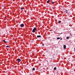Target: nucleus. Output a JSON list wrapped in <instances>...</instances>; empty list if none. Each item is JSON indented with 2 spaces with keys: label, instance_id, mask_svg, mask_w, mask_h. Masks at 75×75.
Instances as JSON below:
<instances>
[{
  "label": "nucleus",
  "instance_id": "f257e3e1",
  "mask_svg": "<svg viewBox=\"0 0 75 75\" xmlns=\"http://www.w3.org/2000/svg\"><path fill=\"white\" fill-rule=\"evenodd\" d=\"M37 28L35 27L33 29V30H32L33 33H35V30H37Z\"/></svg>",
  "mask_w": 75,
  "mask_h": 75
},
{
  "label": "nucleus",
  "instance_id": "f03ea898",
  "mask_svg": "<svg viewBox=\"0 0 75 75\" xmlns=\"http://www.w3.org/2000/svg\"><path fill=\"white\" fill-rule=\"evenodd\" d=\"M20 26L21 27H24V24L23 23H22L20 25Z\"/></svg>",
  "mask_w": 75,
  "mask_h": 75
},
{
  "label": "nucleus",
  "instance_id": "7ed1b4c3",
  "mask_svg": "<svg viewBox=\"0 0 75 75\" xmlns=\"http://www.w3.org/2000/svg\"><path fill=\"white\" fill-rule=\"evenodd\" d=\"M17 60H18V63H19V62H20L21 60V59L18 58L17 59Z\"/></svg>",
  "mask_w": 75,
  "mask_h": 75
},
{
  "label": "nucleus",
  "instance_id": "20e7f679",
  "mask_svg": "<svg viewBox=\"0 0 75 75\" xmlns=\"http://www.w3.org/2000/svg\"><path fill=\"white\" fill-rule=\"evenodd\" d=\"M41 36L40 35H38L37 36V37L38 38H41Z\"/></svg>",
  "mask_w": 75,
  "mask_h": 75
},
{
  "label": "nucleus",
  "instance_id": "39448f33",
  "mask_svg": "<svg viewBox=\"0 0 75 75\" xmlns=\"http://www.w3.org/2000/svg\"><path fill=\"white\" fill-rule=\"evenodd\" d=\"M64 49H66V45H64L63 46Z\"/></svg>",
  "mask_w": 75,
  "mask_h": 75
},
{
  "label": "nucleus",
  "instance_id": "423d86ee",
  "mask_svg": "<svg viewBox=\"0 0 75 75\" xmlns=\"http://www.w3.org/2000/svg\"><path fill=\"white\" fill-rule=\"evenodd\" d=\"M68 11L67 10H66V11H65V12L66 13H67H67H68Z\"/></svg>",
  "mask_w": 75,
  "mask_h": 75
},
{
  "label": "nucleus",
  "instance_id": "0eeeda50",
  "mask_svg": "<svg viewBox=\"0 0 75 75\" xmlns=\"http://www.w3.org/2000/svg\"><path fill=\"white\" fill-rule=\"evenodd\" d=\"M3 42H5V43H6V42H7V41L6 42L4 40H3Z\"/></svg>",
  "mask_w": 75,
  "mask_h": 75
},
{
  "label": "nucleus",
  "instance_id": "6e6552de",
  "mask_svg": "<svg viewBox=\"0 0 75 75\" xmlns=\"http://www.w3.org/2000/svg\"><path fill=\"white\" fill-rule=\"evenodd\" d=\"M69 38V37L68 36L67 37L66 39H67V40H68Z\"/></svg>",
  "mask_w": 75,
  "mask_h": 75
},
{
  "label": "nucleus",
  "instance_id": "1a4fd4ad",
  "mask_svg": "<svg viewBox=\"0 0 75 75\" xmlns=\"http://www.w3.org/2000/svg\"><path fill=\"white\" fill-rule=\"evenodd\" d=\"M47 3H50V0H48L47 1Z\"/></svg>",
  "mask_w": 75,
  "mask_h": 75
},
{
  "label": "nucleus",
  "instance_id": "9d476101",
  "mask_svg": "<svg viewBox=\"0 0 75 75\" xmlns=\"http://www.w3.org/2000/svg\"><path fill=\"white\" fill-rule=\"evenodd\" d=\"M61 38H59V37H57V40H59V39H60Z\"/></svg>",
  "mask_w": 75,
  "mask_h": 75
},
{
  "label": "nucleus",
  "instance_id": "9b49d317",
  "mask_svg": "<svg viewBox=\"0 0 75 75\" xmlns=\"http://www.w3.org/2000/svg\"><path fill=\"white\" fill-rule=\"evenodd\" d=\"M61 21H58V23H59V24H60V23H61Z\"/></svg>",
  "mask_w": 75,
  "mask_h": 75
},
{
  "label": "nucleus",
  "instance_id": "f8f14e48",
  "mask_svg": "<svg viewBox=\"0 0 75 75\" xmlns=\"http://www.w3.org/2000/svg\"><path fill=\"white\" fill-rule=\"evenodd\" d=\"M56 69H57V68L56 67H55L54 68V70H56Z\"/></svg>",
  "mask_w": 75,
  "mask_h": 75
},
{
  "label": "nucleus",
  "instance_id": "ddd939ff",
  "mask_svg": "<svg viewBox=\"0 0 75 75\" xmlns=\"http://www.w3.org/2000/svg\"><path fill=\"white\" fill-rule=\"evenodd\" d=\"M23 9H24V8L23 7H21V10H23Z\"/></svg>",
  "mask_w": 75,
  "mask_h": 75
},
{
  "label": "nucleus",
  "instance_id": "4468645a",
  "mask_svg": "<svg viewBox=\"0 0 75 75\" xmlns=\"http://www.w3.org/2000/svg\"><path fill=\"white\" fill-rule=\"evenodd\" d=\"M33 71H35V68H33Z\"/></svg>",
  "mask_w": 75,
  "mask_h": 75
},
{
  "label": "nucleus",
  "instance_id": "2eb2a0df",
  "mask_svg": "<svg viewBox=\"0 0 75 75\" xmlns=\"http://www.w3.org/2000/svg\"><path fill=\"white\" fill-rule=\"evenodd\" d=\"M8 47H9V46L8 45L6 46V48H8Z\"/></svg>",
  "mask_w": 75,
  "mask_h": 75
},
{
  "label": "nucleus",
  "instance_id": "dca6fc26",
  "mask_svg": "<svg viewBox=\"0 0 75 75\" xmlns=\"http://www.w3.org/2000/svg\"><path fill=\"white\" fill-rule=\"evenodd\" d=\"M54 3H55V2H52V4H54Z\"/></svg>",
  "mask_w": 75,
  "mask_h": 75
},
{
  "label": "nucleus",
  "instance_id": "f3484780",
  "mask_svg": "<svg viewBox=\"0 0 75 75\" xmlns=\"http://www.w3.org/2000/svg\"><path fill=\"white\" fill-rule=\"evenodd\" d=\"M42 46H44V44H42Z\"/></svg>",
  "mask_w": 75,
  "mask_h": 75
},
{
  "label": "nucleus",
  "instance_id": "a211bd4d",
  "mask_svg": "<svg viewBox=\"0 0 75 75\" xmlns=\"http://www.w3.org/2000/svg\"><path fill=\"white\" fill-rule=\"evenodd\" d=\"M62 38H61L60 40H62Z\"/></svg>",
  "mask_w": 75,
  "mask_h": 75
},
{
  "label": "nucleus",
  "instance_id": "6ab92c4d",
  "mask_svg": "<svg viewBox=\"0 0 75 75\" xmlns=\"http://www.w3.org/2000/svg\"><path fill=\"white\" fill-rule=\"evenodd\" d=\"M74 52H75V48H74Z\"/></svg>",
  "mask_w": 75,
  "mask_h": 75
},
{
  "label": "nucleus",
  "instance_id": "aec40b11",
  "mask_svg": "<svg viewBox=\"0 0 75 75\" xmlns=\"http://www.w3.org/2000/svg\"><path fill=\"white\" fill-rule=\"evenodd\" d=\"M54 8H53V9H54Z\"/></svg>",
  "mask_w": 75,
  "mask_h": 75
}]
</instances>
